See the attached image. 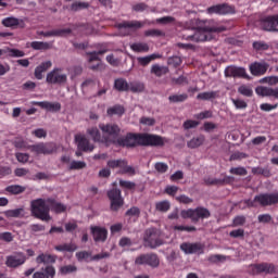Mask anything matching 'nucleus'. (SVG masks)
Wrapping results in <instances>:
<instances>
[{
	"label": "nucleus",
	"mask_w": 278,
	"mask_h": 278,
	"mask_svg": "<svg viewBox=\"0 0 278 278\" xmlns=\"http://www.w3.org/2000/svg\"><path fill=\"white\" fill-rule=\"evenodd\" d=\"M55 251L60 253H74L77 251V244L75 243H63L54 247Z\"/></svg>",
	"instance_id": "nucleus-35"
},
{
	"label": "nucleus",
	"mask_w": 278,
	"mask_h": 278,
	"mask_svg": "<svg viewBox=\"0 0 278 278\" xmlns=\"http://www.w3.org/2000/svg\"><path fill=\"white\" fill-rule=\"evenodd\" d=\"M168 101L170 103H184V101H188V93L169 96Z\"/></svg>",
	"instance_id": "nucleus-45"
},
{
	"label": "nucleus",
	"mask_w": 278,
	"mask_h": 278,
	"mask_svg": "<svg viewBox=\"0 0 278 278\" xmlns=\"http://www.w3.org/2000/svg\"><path fill=\"white\" fill-rule=\"evenodd\" d=\"M117 29H141V27H144V23L140 21H124L122 23H117L115 25Z\"/></svg>",
	"instance_id": "nucleus-24"
},
{
	"label": "nucleus",
	"mask_w": 278,
	"mask_h": 278,
	"mask_svg": "<svg viewBox=\"0 0 278 278\" xmlns=\"http://www.w3.org/2000/svg\"><path fill=\"white\" fill-rule=\"evenodd\" d=\"M245 203V206L251 207H257V204L261 205V207H268L270 205H277L278 204V192H271V193H261L254 197L253 200L247 199L243 200Z\"/></svg>",
	"instance_id": "nucleus-4"
},
{
	"label": "nucleus",
	"mask_w": 278,
	"mask_h": 278,
	"mask_svg": "<svg viewBox=\"0 0 278 278\" xmlns=\"http://www.w3.org/2000/svg\"><path fill=\"white\" fill-rule=\"evenodd\" d=\"M14 147L15 149H28L29 151H31V146H29V143H27V141L23 139H16L14 141Z\"/></svg>",
	"instance_id": "nucleus-57"
},
{
	"label": "nucleus",
	"mask_w": 278,
	"mask_h": 278,
	"mask_svg": "<svg viewBox=\"0 0 278 278\" xmlns=\"http://www.w3.org/2000/svg\"><path fill=\"white\" fill-rule=\"evenodd\" d=\"M257 220H258V223H262L263 225H268L270 223H275V220L273 219V216L268 213L258 215Z\"/></svg>",
	"instance_id": "nucleus-53"
},
{
	"label": "nucleus",
	"mask_w": 278,
	"mask_h": 278,
	"mask_svg": "<svg viewBox=\"0 0 278 278\" xmlns=\"http://www.w3.org/2000/svg\"><path fill=\"white\" fill-rule=\"evenodd\" d=\"M225 77H247V70L244 67L228 66L225 70Z\"/></svg>",
	"instance_id": "nucleus-23"
},
{
	"label": "nucleus",
	"mask_w": 278,
	"mask_h": 278,
	"mask_svg": "<svg viewBox=\"0 0 278 278\" xmlns=\"http://www.w3.org/2000/svg\"><path fill=\"white\" fill-rule=\"evenodd\" d=\"M27 262V256L23 252H15L12 255L7 256L5 266L8 268H18Z\"/></svg>",
	"instance_id": "nucleus-16"
},
{
	"label": "nucleus",
	"mask_w": 278,
	"mask_h": 278,
	"mask_svg": "<svg viewBox=\"0 0 278 278\" xmlns=\"http://www.w3.org/2000/svg\"><path fill=\"white\" fill-rule=\"evenodd\" d=\"M68 34H73V29L71 28H61V29H53L48 30L45 34V38H64V36H68Z\"/></svg>",
	"instance_id": "nucleus-26"
},
{
	"label": "nucleus",
	"mask_w": 278,
	"mask_h": 278,
	"mask_svg": "<svg viewBox=\"0 0 278 278\" xmlns=\"http://www.w3.org/2000/svg\"><path fill=\"white\" fill-rule=\"evenodd\" d=\"M180 250H182L186 255H203L205 253V245L201 242H184L180 244Z\"/></svg>",
	"instance_id": "nucleus-14"
},
{
	"label": "nucleus",
	"mask_w": 278,
	"mask_h": 278,
	"mask_svg": "<svg viewBox=\"0 0 278 278\" xmlns=\"http://www.w3.org/2000/svg\"><path fill=\"white\" fill-rule=\"evenodd\" d=\"M150 73L155 75V77H163V75H168V67L154 64L152 65Z\"/></svg>",
	"instance_id": "nucleus-36"
},
{
	"label": "nucleus",
	"mask_w": 278,
	"mask_h": 278,
	"mask_svg": "<svg viewBox=\"0 0 278 278\" xmlns=\"http://www.w3.org/2000/svg\"><path fill=\"white\" fill-rule=\"evenodd\" d=\"M160 58H162V55L153 53L147 56L137 58V62L140 66H149L153 60H160Z\"/></svg>",
	"instance_id": "nucleus-34"
},
{
	"label": "nucleus",
	"mask_w": 278,
	"mask_h": 278,
	"mask_svg": "<svg viewBox=\"0 0 278 278\" xmlns=\"http://www.w3.org/2000/svg\"><path fill=\"white\" fill-rule=\"evenodd\" d=\"M7 53L9 58H25V52L23 50L7 48Z\"/></svg>",
	"instance_id": "nucleus-51"
},
{
	"label": "nucleus",
	"mask_w": 278,
	"mask_h": 278,
	"mask_svg": "<svg viewBox=\"0 0 278 278\" xmlns=\"http://www.w3.org/2000/svg\"><path fill=\"white\" fill-rule=\"evenodd\" d=\"M253 175H263V177H270L273 174L268 167H254L252 168Z\"/></svg>",
	"instance_id": "nucleus-50"
},
{
	"label": "nucleus",
	"mask_w": 278,
	"mask_h": 278,
	"mask_svg": "<svg viewBox=\"0 0 278 278\" xmlns=\"http://www.w3.org/2000/svg\"><path fill=\"white\" fill-rule=\"evenodd\" d=\"M3 27H21L22 29L25 27V21L16 18V17H5L2 20Z\"/></svg>",
	"instance_id": "nucleus-28"
},
{
	"label": "nucleus",
	"mask_w": 278,
	"mask_h": 278,
	"mask_svg": "<svg viewBox=\"0 0 278 278\" xmlns=\"http://www.w3.org/2000/svg\"><path fill=\"white\" fill-rule=\"evenodd\" d=\"M270 65H268V63H252L250 65V72L252 75H254L255 77H260L262 75H266V71H268V67Z\"/></svg>",
	"instance_id": "nucleus-22"
},
{
	"label": "nucleus",
	"mask_w": 278,
	"mask_h": 278,
	"mask_svg": "<svg viewBox=\"0 0 278 278\" xmlns=\"http://www.w3.org/2000/svg\"><path fill=\"white\" fill-rule=\"evenodd\" d=\"M188 31L190 30H186L182 34V40H188L189 42H205L207 40H212L211 34H220V31H225V27L204 26L200 28H192L191 34Z\"/></svg>",
	"instance_id": "nucleus-3"
},
{
	"label": "nucleus",
	"mask_w": 278,
	"mask_h": 278,
	"mask_svg": "<svg viewBox=\"0 0 278 278\" xmlns=\"http://www.w3.org/2000/svg\"><path fill=\"white\" fill-rule=\"evenodd\" d=\"M41 270L43 271H36L33 275V278H53L55 277V267L53 265H47L42 267Z\"/></svg>",
	"instance_id": "nucleus-25"
},
{
	"label": "nucleus",
	"mask_w": 278,
	"mask_h": 278,
	"mask_svg": "<svg viewBox=\"0 0 278 278\" xmlns=\"http://www.w3.org/2000/svg\"><path fill=\"white\" fill-rule=\"evenodd\" d=\"M166 142H168L166 137L149 132H128L126 136L119 137L118 140H113L115 147H126L127 149L136 147H164Z\"/></svg>",
	"instance_id": "nucleus-1"
},
{
	"label": "nucleus",
	"mask_w": 278,
	"mask_h": 278,
	"mask_svg": "<svg viewBox=\"0 0 278 278\" xmlns=\"http://www.w3.org/2000/svg\"><path fill=\"white\" fill-rule=\"evenodd\" d=\"M86 168V162L84 161H72L70 164V170H81Z\"/></svg>",
	"instance_id": "nucleus-52"
},
{
	"label": "nucleus",
	"mask_w": 278,
	"mask_h": 278,
	"mask_svg": "<svg viewBox=\"0 0 278 278\" xmlns=\"http://www.w3.org/2000/svg\"><path fill=\"white\" fill-rule=\"evenodd\" d=\"M154 168L157 173H160L161 175H164V173L168 172V164L157 162V163L154 164Z\"/></svg>",
	"instance_id": "nucleus-59"
},
{
	"label": "nucleus",
	"mask_w": 278,
	"mask_h": 278,
	"mask_svg": "<svg viewBox=\"0 0 278 278\" xmlns=\"http://www.w3.org/2000/svg\"><path fill=\"white\" fill-rule=\"evenodd\" d=\"M206 14H216L217 16H227L229 14H236V7L229 3H219L211 5L206 9Z\"/></svg>",
	"instance_id": "nucleus-10"
},
{
	"label": "nucleus",
	"mask_w": 278,
	"mask_h": 278,
	"mask_svg": "<svg viewBox=\"0 0 278 278\" xmlns=\"http://www.w3.org/2000/svg\"><path fill=\"white\" fill-rule=\"evenodd\" d=\"M255 92L260 97H274L275 99H278V87L275 89L270 87H257Z\"/></svg>",
	"instance_id": "nucleus-27"
},
{
	"label": "nucleus",
	"mask_w": 278,
	"mask_h": 278,
	"mask_svg": "<svg viewBox=\"0 0 278 278\" xmlns=\"http://www.w3.org/2000/svg\"><path fill=\"white\" fill-rule=\"evenodd\" d=\"M54 212V214H63L66 211V205L58 202L55 198L48 199H37L33 200L30 203V212L35 218L49 223L51 220V215L49 212Z\"/></svg>",
	"instance_id": "nucleus-2"
},
{
	"label": "nucleus",
	"mask_w": 278,
	"mask_h": 278,
	"mask_svg": "<svg viewBox=\"0 0 278 278\" xmlns=\"http://www.w3.org/2000/svg\"><path fill=\"white\" fill-rule=\"evenodd\" d=\"M155 210L156 212H161L163 214H166L170 210V201L163 200L155 203Z\"/></svg>",
	"instance_id": "nucleus-40"
},
{
	"label": "nucleus",
	"mask_w": 278,
	"mask_h": 278,
	"mask_svg": "<svg viewBox=\"0 0 278 278\" xmlns=\"http://www.w3.org/2000/svg\"><path fill=\"white\" fill-rule=\"evenodd\" d=\"M75 142L79 149V151H84L85 153L94 151V144L90 143V140L86 138L84 135H75Z\"/></svg>",
	"instance_id": "nucleus-18"
},
{
	"label": "nucleus",
	"mask_w": 278,
	"mask_h": 278,
	"mask_svg": "<svg viewBox=\"0 0 278 278\" xmlns=\"http://www.w3.org/2000/svg\"><path fill=\"white\" fill-rule=\"evenodd\" d=\"M5 192L10 194H23L25 192V187L20 185H11L5 188Z\"/></svg>",
	"instance_id": "nucleus-44"
},
{
	"label": "nucleus",
	"mask_w": 278,
	"mask_h": 278,
	"mask_svg": "<svg viewBox=\"0 0 278 278\" xmlns=\"http://www.w3.org/2000/svg\"><path fill=\"white\" fill-rule=\"evenodd\" d=\"M143 244L149 249H157V247H162V244H164L162 230L155 227L146 229L143 233Z\"/></svg>",
	"instance_id": "nucleus-5"
},
{
	"label": "nucleus",
	"mask_w": 278,
	"mask_h": 278,
	"mask_svg": "<svg viewBox=\"0 0 278 278\" xmlns=\"http://www.w3.org/2000/svg\"><path fill=\"white\" fill-rule=\"evenodd\" d=\"M130 49L132 51H135L136 53H149V45L148 43H142V42L132 43L130 46Z\"/></svg>",
	"instance_id": "nucleus-41"
},
{
	"label": "nucleus",
	"mask_w": 278,
	"mask_h": 278,
	"mask_svg": "<svg viewBox=\"0 0 278 278\" xmlns=\"http://www.w3.org/2000/svg\"><path fill=\"white\" fill-rule=\"evenodd\" d=\"M109 168H119V175H129L134 177L136 175V168L134 166L127 165V161L125 160H111L108 162Z\"/></svg>",
	"instance_id": "nucleus-12"
},
{
	"label": "nucleus",
	"mask_w": 278,
	"mask_h": 278,
	"mask_svg": "<svg viewBox=\"0 0 278 278\" xmlns=\"http://www.w3.org/2000/svg\"><path fill=\"white\" fill-rule=\"evenodd\" d=\"M214 116V114L212 113V111H203L201 113H198L194 115V118H197L198 121H205V118H212Z\"/></svg>",
	"instance_id": "nucleus-62"
},
{
	"label": "nucleus",
	"mask_w": 278,
	"mask_h": 278,
	"mask_svg": "<svg viewBox=\"0 0 278 278\" xmlns=\"http://www.w3.org/2000/svg\"><path fill=\"white\" fill-rule=\"evenodd\" d=\"M31 153L37 155H52L58 151V146L53 142H39L30 147Z\"/></svg>",
	"instance_id": "nucleus-13"
},
{
	"label": "nucleus",
	"mask_w": 278,
	"mask_h": 278,
	"mask_svg": "<svg viewBox=\"0 0 278 278\" xmlns=\"http://www.w3.org/2000/svg\"><path fill=\"white\" fill-rule=\"evenodd\" d=\"M109 200L111 201L110 210L111 212H118L121 207L125 205V199L121 189L114 188L108 191Z\"/></svg>",
	"instance_id": "nucleus-9"
},
{
	"label": "nucleus",
	"mask_w": 278,
	"mask_h": 278,
	"mask_svg": "<svg viewBox=\"0 0 278 278\" xmlns=\"http://www.w3.org/2000/svg\"><path fill=\"white\" fill-rule=\"evenodd\" d=\"M104 53H108L106 49L93 51V52H87V55H89L88 62L89 64H91L89 68L91 71H99V66H101V59L99 58V55H104ZM92 62H98V63L92 64Z\"/></svg>",
	"instance_id": "nucleus-19"
},
{
	"label": "nucleus",
	"mask_w": 278,
	"mask_h": 278,
	"mask_svg": "<svg viewBox=\"0 0 278 278\" xmlns=\"http://www.w3.org/2000/svg\"><path fill=\"white\" fill-rule=\"evenodd\" d=\"M121 188H124L125 190H136V182L129 181V180H119Z\"/></svg>",
	"instance_id": "nucleus-55"
},
{
	"label": "nucleus",
	"mask_w": 278,
	"mask_h": 278,
	"mask_svg": "<svg viewBox=\"0 0 278 278\" xmlns=\"http://www.w3.org/2000/svg\"><path fill=\"white\" fill-rule=\"evenodd\" d=\"M261 28L264 31L278 33V14L263 17L261 20Z\"/></svg>",
	"instance_id": "nucleus-17"
},
{
	"label": "nucleus",
	"mask_w": 278,
	"mask_h": 278,
	"mask_svg": "<svg viewBox=\"0 0 278 278\" xmlns=\"http://www.w3.org/2000/svg\"><path fill=\"white\" fill-rule=\"evenodd\" d=\"M56 260L55 255L41 253L36 257V264H55Z\"/></svg>",
	"instance_id": "nucleus-31"
},
{
	"label": "nucleus",
	"mask_w": 278,
	"mask_h": 278,
	"mask_svg": "<svg viewBox=\"0 0 278 278\" xmlns=\"http://www.w3.org/2000/svg\"><path fill=\"white\" fill-rule=\"evenodd\" d=\"M200 123L194 119H187L184 122L182 127L184 129H195V127H199Z\"/></svg>",
	"instance_id": "nucleus-58"
},
{
	"label": "nucleus",
	"mask_w": 278,
	"mask_h": 278,
	"mask_svg": "<svg viewBox=\"0 0 278 278\" xmlns=\"http://www.w3.org/2000/svg\"><path fill=\"white\" fill-rule=\"evenodd\" d=\"M106 114L109 116H123L125 114V106L121 104H116L108 109Z\"/></svg>",
	"instance_id": "nucleus-38"
},
{
	"label": "nucleus",
	"mask_w": 278,
	"mask_h": 278,
	"mask_svg": "<svg viewBox=\"0 0 278 278\" xmlns=\"http://www.w3.org/2000/svg\"><path fill=\"white\" fill-rule=\"evenodd\" d=\"M31 105H37L41 110H47V112H60L62 110V104L60 102H49V101H33Z\"/></svg>",
	"instance_id": "nucleus-20"
},
{
	"label": "nucleus",
	"mask_w": 278,
	"mask_h": 278,
	"mask_svg": "<svg viewBox=\"0 0 278 278\" xmlns=\"http://www.w3.org/2000/svg\"><path fill=\"white\" fill-rule=\"evenodd\" d=\"M87 134L91 136L93 142H101V131H99V128L91 127L87 130Z\"/></svg>",
	"instance_id": "nucleus-47"
},
{
	"label": "nucleus",
	"mask_w": 278,
	"mask_h": 278,
	"mask_svg": "<svg viewBox=\"0 0 278 278\" xmlns=\"http://www.w3.org/2000/svg\"><path fill=\"white\" fill-rule=\"evenodd\" d=\"M5 218H23L25 216V208H14V210H8L3 212Z\"/></svg>",
	"instance_id": "nucleus-33"
},
{
	"label": "nucleus",
	"mask_w": 278,
	"mask_h": 278,
	"mask_svg": "<svg viewBox=\"0 0 278 278\" xmlns=\"http://www.w3.org/2000/svg\"><path fill=\"white\" fill-rule=\"evenodd\" d=\"M247 223V217L244 215H238L232 220V227H242Z\"/></svg>",
	"instance_id": "nucleus-61"
},
{
	"label": "nucleus",
	"mask_w": 278,
	"mask_h": 278,
	"mask_svg": "<svg viewBox=\"0 0 278 278\" xmlns=\"http://www.w3.org/2000/svg\"><path fill=\"white\" fill-rule=\"evenodd\" d=\"M99 128L101 129L106 147L114 144L113 140H118L121 137V126L117 124H100Z\"/></svg>",
	"instance_id": "nucleus-6"
},
{
	"label": "nucleus",
	"mask_w": 278,
	"mask_h": 278,
	"mask_svg": "<svg viewBox=\"0 0 278 278\" xmlns=\"http://www.w3.org/2000/svg\"><path fill=\"white\" fill-rule=\"evenodd\" d=\"M227 257L222 254H212L208 256L207 261L211 262V264H218V262H225Z\"/></svg>",
	"instance_id": "nucleus-56"
},
{
	"label": "nucleus",
	"mask_w": 278,
	"mask_h": 278,
	"mask_svg": "<svg viewBox=\"0 0 278 278\" xmlns=\"http://www.w3.org/2000/svg\"><path fill=\"white\" fill-rule=\"evenodd\" d=\"M210 216H212V213H210V210L203 206L181 211V217L190 218L192 223H199V220L210 218Z\"/></svg>",
	"instance_id": "nucleus-7"
},
{
	"label": "nucleus",
	"mask_w": 278,
	"mask_h": 278,
	"mask_svg": "<svg viewBox=\"0 0 278 278\" xmlns=\"http://www.w3.org/2000/svg\"><path fill=\"white\" fill-rule=\"evenodd\" d=\"M205 142V136L200 135L198 137H193L190 141L187 142V147L189 149H199L201 144Z\"/></svg>",
	"instance_id": "nucleus-37"
},
{
	"label": "nucleus",
	"mask_w": 278,
	"mask_h": 278,
	"mask_svg": "<svg viewBox=\"0 0 278 278\" xmlns=\"http://www.w3.org/2000/svg\"><path fill=\"white\" fill-rule=\"evenodd\" d=\"M30 47L35 51H49V49H51V43L47 41H33Z\"/></svg>",
	"instance_id": "nucleus-39"
},
{
	"label": "nucleus",
	"mask_w": 278,
	"mask_h": 278,
	"mask_svg": "<svg viewBox=\"0 0 278 278\" xmlns=\"http://www.w3.org/2000/svg\"><path fill=\"white\" fill-rule=\"evenodd\" d=\"M62 68L54 67L50 73L47 74L46 81L47 84L52 85H62L66 84L68 76L66 74H61Z\"/></svg>",
	"instance_id": "nucleus-15"
},
{
	"label": "nucleus",
	"mask_w": 278,
	"mask_h": 278,
	"mask_svg": "<svg viewBox=\"0 0 278 278\" xmlns=\"http://www.w3.org/2000/svg\"><path fill=\"white\" fill-rule=\"evenodd\" d=\"M90 230L94 242H105V240H108V230L105 227L91 226Z\"/></svg>",
	"instance_id": "nucleus-21"
},
{
	"label": "nucleus",
	"mask_w": 278,
	"mask_h": 278,
	"mask_svg": "<svg viewBox=\"0 0 278 278\" xmlns=\"http://www.w3.org/2000/svg\"><path fill=\"white\" fill-rule=\"evenodd\" d=\"M136 266H150V268L160 267V256L155 253L140 254L135 258Z\"/></svg>",
	"instance_id": "nucleus-8"
},
{
	"label": "nucleus",
	"mask_w": 278,
	"mask_h": 278,
	"mask_svg": "<svg viewBox=\"0 0 278 278\" xmlns=\"http://www.w3.org/2000/svg\"><path fill=\"white\" fill-rule=\"evenodd\" d=\"M90 8V3L88 2H74L71 5L72 12H79V10H88Z\"/></svg>",
	"instance_id": "nucleus-48"
},
{
	"label": "nucleus",
	"mask_w": 278,
	"mask_h": 278,
	"mask_svg": "<svg viewBox=\"0 0 278 278\" xmlns=\"http://www.w3.org/2000/svg\"><path fill=\"white\" fill-rule=\"evenodd\" d=\"M277 270V267L273 263H258V264H251L249 265L248 273L249 275H273Z\"/></svg>",
	"instance_id": "nucleus-11"
},
{
	"label": "nucleus",
	"mask_w": 278,
	"mask_h": 278,
	"mask_svg": "<svg viewBox=\"0 0 278 278\" xmlns=\"http://www.w3.org/2000/svg\"><path fill=\"white\" fill-rule=\"evenodd\" d=\"M60 275H71L73 273H77V266L75 265H65L60 267L59 269Z\"/></svg>",
	"instance_id": "nucleus-49"
},
{
	"label": "nucleus",
	"mask_w": 278,
	"mask_h": 278,
	"mask_svg": "<svg viewBox=\"0 0 278 278\" xmlns=\"http://www.w3.org/2000/svg\"><path fill=\"white\" fill-rule=\"evenodd\" d=\"M128 86L130 92H144V85L140 81H131Z\"/></svg>",
	"instance_id": "nucleus-46"
},
{
	"label": "nucleus",
	"mask_w": 278,
	"mask_h": 278,
	"mask_svg": "<svg viewBox=\"0 0 278 278\" xmlns=\"http://www.w3.org/2000/svg\"><path fill=\"white\" fill-rule=\"evenodd\" d=\"M238 92L240 94H242L243 97H253V89H251L250 87H247L244 85L239 87Z\"/></svg>",
	"instance_id": "nucleus-63"
},
{
	"label": "nucleus",
	"mask_w": 278,
	"mask_h": 278,
	"mask_svg": "<svg viewBox=\"0 0 278 278\" xmlns=\"http://www.w3.org/2000/svg\"><path fill=\"white\" fill-rule=\"evenodd\" d=\"M229 173L231 175H238L239 177H244L249 175V172L244 167H232L230 168Z\"/></svg>",
	"instance_id": "nucleus-54"
},
{
	"label": "nucleus",
	"mask_w": 278,
	"mask_h": 278,
	"mask_svg": "<svg viewBox=\"0 0 278 278\" xmlns=\"http://www.w3.org/2000/svg\"><path fill=\"white\" fill-rule=\"evenodd\" d=\"M252 47L257 53L268 51L270 49V45L266 43L265 41H254Z\"/></svg>",
	"instance_id": "nucleus-43"
},
{
	"label": "nucleus",
	"mask_w": 278,
	"mask_h": 278,
	"mask_svg": "<svg viewBox=\"0 0 278 278\" xmlns=\"http://www.w3.org/2000/svg\"><path fill=\"white\" fill-rule=\"evenodd\" d=\"M113 88L117 92H129V83L125 78H117L114 80Z\"/></svg>",
	"instance_id": "nucleus-30"
},
{
	"label": "nucleus",
	"mask_w": 278,
	"mask_h": 278,
	"mask_svg": "<svg viewBox=\"0 0 278 278\" xmlns=\"http://www.w3.org/2000/svg\"><path fill=\"white\" fill-rule=\"evenodd\" d=\"M52 66H53V63L51 61H46V62H42L40 65H38L35 68L36 79H42L43 77L42 73H47V71H49V68H51Z\"/></svg>",
	"instance_id": "nucleus-29"
},
{
	"label": "nucleus",
	"mask_w": 278,
	"mask_h": 278,
	"mask_svg": "<svg viewBox=\"0 0 278 278\" xmlns=\"http://www.w3.org/2000/svg\"><path fill=\"white\" fill-rule=\"evenodd\" d=\"M231 181V177L226 176L225 178H205L204 184L206 186H225V184H229Z\"/></svg>",
	"instance_id": "nucleus-32"
},
{
	"label": "nucleus",
	"mask_w": 278,
	"mask_h": 278,
	"mask_svg": "<svg viewBox=\"0 0 278 278\" xmlns=\"http://www.w3.org/2000/svg\"><path fill=\"white\" fill-rule=\"evenodd\" d=\"M88 257H92V252L80 251L76 253V258L78 262H84V260H88Z\"/></svg>",
	"instance_id": "nucleus-64"
},
{
	"label": "nucleus",
	"mask_w": 278,
	"mask_h": 278,
	"mask_svg": "<svg viewBox=\"0 0 278 278\" xmlns=\"http://www.w3.org/2000/svg\"><path fill=\"white\" fill-rule=\"evenodd\" d=\"M218 97V92L216 91H205L201 92L197 96L199 101H210L211 99H216Z\"/></svg>",
	"instance_id": "nucleus-42"
},
{
	"label": "nucleus",
	"mask_w": 278,
	"mask_h": 278,
	"mask_svg": "<svg viewBox=\"0 0 278 278\" xmlns=\"http://www.w3.org/2000/svg\"><path fill=\"white\" fill-rule=\"evenodd\" d=\"M181 56H172L167 60V64L169 66H173L174 68H177L178 66H181Z\"/></svg>",
	"instance_id": "nucleus-60"
}]
</instances>
